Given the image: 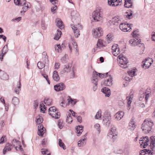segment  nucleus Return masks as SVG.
<instances>
[{
  "label": "nucleus",
  "mask_w": 155,
  "mask_h": 155,
  "mask_svg": "<svg viewBox=\"0 0 155 155\" xmlns=\"http://www.w3.org/2000/svg\"><path fill=\"white\" fill-rule=\"evenodd\" d=\"M104 74L97 73L96 71H94L93 73L92 78V82L94 84L93 90L94 91H96L97 90V82L98 81V77L101 78L104 77Z\"/></svg>",
  "instance_id": "1"
},
{
  "label": "nucleus",
  "mask_w": 155,
  "mask_h": 155,
  "mask_svg": "<svg viewBox=\"0 0 155 155\" xmlns=\"http://www.w3.org/2000/svg\"><path fill=\"white\" fill-rule=\"evenodd\" d=\"M154 124L152 121L148 119H145L142 124L141 128L143 131H145L144 132L147 134L149 133L152 129V127Z\"/></svg>",
  "instance_id": "2"
},
{
  "label": "nucleus",
  "mask_w": 155,
  "mask_h": 155,
  "mask_svg": "<svg viewBox=\"0 0 155 155\" xmlns=\"http://www.w3.org/2000/svg\"><path fill=\"white\" fill-rule=\"evenodd\" d=\"M71 28L74 31V36L76 38H78L80 35L79 30L82 29V26L79 23L76 25L71 24Z\"/></svg>",
  "instance_id": "3"
},
{
  "label": "nucleus",
  "mask_w": 155,
  "mask_h": 155,
  "mask_svg": "<svg viewBox=\"0 0 155 155\" xmlns=\"http://www.w3.org/2000/svg\"><path fill=\"white\" fill-rule=\"evenodd\" d=\"M108 73H106V77L104 81V84L105 86H110L113 83V78L111 75L108 74Z\"/></svg>",
  "instance_id": "4"
},
{
  "label": "nucleus",
  "mask_w": 155,
  "mask_h": 155,
  "mask_svg": "<svg viewBox=\"0 0 155 155\" xmlns=\"http://www.w3.org/2000/svg\"><path fill=\"white\" fill-rule=\"evenodd\" d=\"M132 25V24H130L129 25V24L127 22L124 23H120V28L122 31L125 32L130 31V30L131 29L130 26Z\"/></svg>",
  "instance_id": "5"
},
{
  "label": "nucleus",
  "mask_w": 155,
  "mask_h": 155,
  "mask_svg": "<svg viewBox=\"0 0 155 155\" xmlns=\"http://www.w3.org/2000/svg\"><path fill=\"white\" fill-rule=\"evenodd\" d=\"M103 34L102 29L100 27L97 28L92 30V35L94 38H98L102 36Z\"/></svg>",
  "instance_id": "6"
},
{
  "label": "nucleus",
  "mask_w": 155,
  "mask_h": 155,
  "mask_svg": "<svg viewBox=\"0 0 155 155\" xmlns=\"http://www.w3.org/2000/svg\"><path fill=\"white\" fill-rule=\"evenodd\" d=\"M111 117L109 113L104 114L103 117V123L107 127H109L111 123Z\"/></svg>",
  "instance_id": "7"
},
{
  "label": "nucleus",
  "mask_w": 155,
  "mask_h": 155,
  "mask_svg": "<svg viewBox=\"0 0 155 155\" xmlns=\"http://www.w3.org/2000/svg\"><path fill=\"white\" fill-rule=\"evenodd\" d=\"M153 62V59L152 58H146L145 59L142 61L143 67L145 69L148 68L151 65Z\"/></svg>",
  "instance_id": "8"
},
{
  "label": "nucleus",
  "mask_w": 155,
  "mask_h": 155,
  "mask_svg": "<svg viewBox=\"0 0 155 155\" xmlns=\"http://www.w3.org/2000/svg\"><path fill=\"white\" fill-rule=\"evenodd\" d=\"M34 5L35 8L37 12H42L45 8V7L41 5L39 2L35 1Z\"/></svg>",
  "instance_id": "9"
},
{
  "label": "nucleus",
  "mask_w": 155,
  "mask_h": 155,
  "mask_svg": "<svg viewBox=\"0 0 155 155\" xmlns=\"http://www.w3.org/2000/svg\"><path fill=\"white\" fill-rule=\"evenodd\" d=\"M92 15L94 19L96 21H99L102 19L101 15L97 10L94 11Z\"/></svg>",
  "instance_id": "10"
},
{
  "label": "nucleus",
  "mask_w": 155,
  "mask_h": 155,
  "mask_svg": "<svg viewBox=\"0 0 155 155\" xmlns=\"http://www.w3.org/2000/svg\"><path fill=\"white\" fill-rule=\"evenodd\" d=\"M66 87L64 84L62 83L58 84L54 86V90L57 91L64 90Z\"/></svg>",
  "instance_id": "11"
},
{
  "label": "nucleus",
  "mask_w": 155,
  "mask_h": 155,
  "mask_svg": "<svg viewBox=\"0 0 155 155\" xmlns=\"http://www.w3.org/2000/svg\"><path fill=\"white\" fill-rule=\"evenodd\" d=\"M121 21L120 18L118 17H114L112 18L111 20L108 21V23L110 25H118L120 23Z\"/></svg>",
  "instance_id": "12"
},
{
  "label": "nucleus",
  "mask_w": 155,
  "mask_h": 155,
  "mask_svg": "<svg viewBox=\"0 0 155 155\" xmlns=\"http://www.w3.org/2000/svg\"><path fill=\"white\" fill-rule=\"evenodd\" d=\"M71 65V64H68L65 65L63 70L60 71V74H63L64 73H68L70 71Z\"/></svg>",
  "instance_id": "13"
},
{
  "label": "nucleus",
  "mask_w": 155,
  "mask_h": 155,
  "mask_svg": "<svg viewBox=\"0 0 155 155\" xmlns=\"http://www.w3.org/2000/svg\"><path fill=\"white\" fill-rule=\"evenodd\" d=\"M101 91L105 95V96L109 97L111 94L110 89L107 87H104L101 89Z\"/></svg>",
  "instance_id": "14"
},
{
  "label": "nucleus",
  "mask_w": 155,
  "mask_h": 155,
  "mask_svg": "<svg viewBox=\"0 0 155 155\" xmlns=\"http://www.w3.org/2000/svg\"><path fill=\"white\" fill-rule=\"evenodd\" d=\"M56 25L60 29H62L64 28V25L62 21L59 18H57L55 19Z\"/></svg>",
  "instance_id": "15"
},
{
  "label": "nucleus",
  "mask_w": 155,
  "mask_h": 155,
  "mask_svg": "<svg viewBox=\"0 0 155 155\" xmlns=\"http://www.w3.org/2000/svg\"><path fill=\"white\" fill-rule=\"evenodd\" d=\"M71 16L72 17V20L73 21L75 20H78L79 19V13L75 11H73L71 12Z\"/></svg>",
  "instance_id": "16"
},
{
  "label": "nucleus",
  "mask_w": 155,
  "mask_h": 155,
  "mask_svg": "<svg viewBox=\"0 0 155 155\" xmlns=\"http://www.w3.org/2000/svg\"><path fill=\"white\" fill-rule=\"evenodd\" d=\"M8 75L4 71L0 70V78L3 80H6L8 79Z\"/></svg>",
  "instance_id": "17"
},
{
  "label": "nucleus",
  "mask_w": 155,
  "mask_h": 155,
  "mask_svg": "<svg viewBox=\"0 0 155 155\" xmlns=\"http://www.w3.org/2000/svg\"><path fill=\"white\" fill-rule=\"evenodd\" d=\"M124 113L122 111H120L116 113L114 115V117L118 120H120L123 117Z\"/></svg>",
  "instance_id": "18"
},
{
  "label": "nucleus",
  "mask_w": 155,
  "mask_h": 155,
  "mask_svg": "<svg viewBox=\"0 0 155 155\" xmlns=\"http://www.w3.org/2000/svg\"><path fill=\"white\" fill-rule=\"evenodd\" d=\"M12 148V144L7 143L3 150V154H5L7 151H10Z\"/></svg>",
  "instance_id": "19"
},
{
  "label": "nucleus",
  "mask_w": 155,
  "mask_h": 155,
  "mask_svg": "<svg viewBox=\"0 0 155 155\" xmlns=\"http://www.w3.org/2000/svg\"><path fill=\"white\" fill-rule=\"evenodd\" d=\"M86 139V137L85 135L83 136L81 139L78 142V147L83 146L85 145L86 143L85 140Z\"/></svg>",
  "instance_id": "20"
},
{
  "label": "nucleus",
  "mask_w": 155,
  "mask_h": 155,
  "mask_svg": "<svg viewBox=\"0 0 155 155\" xmlns=\"http://www.w3.org/2000/svg\"><path fill=\"white\" fill-rule=\"evenodd\" d=\"M128 129L131 131H133L135 128V125L134 122L133 120H131L129 122V125L127 127Z\"/></svg>",
  "instance_id": "21"
},
{
  "label": "nucleus",
  "mask_w": 155,
  "mask_h": 155,
  "mask_svg": "<svg viewBox=\"0 0 155 155\" xmlns=\"http://www.w3.org/2000/svg\"><path fill=\"white\" fill-rule=\"evenodd\" d=\"M14 2L15 4L18 5L22 6L26 5V0H14Z\"/></svg>",
  "instance_id": "22"
},
{
  "label": "nucleus",
  "mask_w": 155,
  "mask_h": 155,
  "mask_svg": "<svg viewBox=\"0 0 155 155\" xmlns=\"http://www.w3.org/2000/svg\"><path fill=\"white\" fill-rule=\"evenodd\" d=\"M119 64L120 66L123 68H127L129 65L128 62L127 61L122 60H120Z\"/></svg>",
  "instance_id": "23"
},
{
  "label": "nucleus",
  "mask_w": 155,
  "mask_h": 155,
  "mask_svg": "<svg viewBox=\"0 0 155 155\" xmlns=\"http://www.w3.org/2000/svg\"><path fill=\"white\" fill-rule=\"evenodd\" d=\"M83 127L81 125H78L75 128L76 130V132L77 133L78 136H79L83 131Z\"/></svg>",
  "instance_id": "24"
},
{
  "label": "nucleus",
  "mask_w": 155,
  "mask_h": 155,
  "mask_svg": "<svg viewBox=\"0 0 155 155\" xmlns=\"http://www.w3.org/2000/svg\"><path fill=\"white\" fill-rule=\"evenodd\" d=\"M43 59L44 60V63L45 65L48 64L49 63V60L48 58V57L47 55V53L45 52H44L42 53Z\"/></svg>",
  "instance_id": "25"
},
{
  "label": "nucleus",
  "mask_w": 155,
  "mask_h": 155,
  "mask_svg": "<svg viewBox=\"0 0 155 155\" xmlns=\"http://www.w3.org/2000/svg\"><path fill=\"white\" fill-rule=\"evenodd\" d=\"M117 0H108V3L109 5L115 7L119 5V3H117Z\"/></svg>",
  "instance_id": "26"
},
{
  "label": "nucleus",
  "mask_w": 155,
  "mask_h": 155,
  "mask_svg": "<svg viewBox=\"0 0 155 155\" xmlns=\"http://www.w3.org/2000/svg\"><path fill=\"white\" fill-rule=\"evenodd\" d=\"M117 137V134H108L107 138L112 140L113 142H114Z\"/></svg>",
  "instance_id": "27"
},
{
  "label": "nucleus",
  "mask_w": 155,
  "mask_h": 155,
  "mask_svg": "<svg viewBox=\"0 0 155 155\" xmlns=\"http://www.w3.org/2000/svg\"><path fill=\"white\" fill-rule=\"evenodd\" d=\"M17 86L15 88L14 90L15 92V93L17 94H19V92L21 90V80H20L18 83V84L17 85Z\"/></svg>",
  "instance_id": "28"
},
{
  "label": "nucleus",
  "mask_w": 155,
  "mask_h": 155,
  "mask_svg": "<svg viewBox=\"0 0 155 155\" xmlns=\"http://www.w3.org/2000/svg\"><path fill=\"white\" fill-rule=\"evenodd\" d=\"M53 78L54 80L56 81H58L60 79V77L56 71H54L53 72Z\"/></svg>",
  "instance_id": "29"
},
{
  "label": "nucleus",
  "mask_w": 155,
  "mask_h": 155,
  "mask_svg": "<svg viewBox=\"0 0 155 155\" xmlns=\"http://www.w3.org/2000/svg\"><path fill=\"white\" fill-rule=\"evenodd\" d=\"M44 103L46 105L50 106L51 105L52 100L49 98H45L44 100Z\"/></svg>",
  "instance_id": "30"
},
{
  "label": "nucleus",
  "mask_w": 155,
  "mask_h": 155,
  "mask_svg": "<svg viewBox=\"0 0 155 155\" xmlns=\"http://www.w3.org/2000/svg\"><path fill=\"white\" fill-rule=\"evenodd\" d=\"M132 6V3L131 2V0H125V4L124 6L126 8H130Z\"/></svg>",
  "instance_id": "31"
},
{
  "label": "nucleus",
  "mask_w": 155,
  "mask_h": 155,
  "mask_svg": "<svg viewBox=\"0 0 155 155\" xmlns=\"http://www.w3.org/2000/svg\"><path fill=\"white\" fill-rule=\"evenodd\" d=\"M150 94V93H147L146 92H143V94L141 96H140L139 98V100L140 101H141L142 100V97L143 98L145 96V101L147 102V101L148 98L149 97V96Z\"/></svg>",
  "instance_id": "32"
},
{
  "label": "nucleus",
  "mask_w": 155,
  "mask_h": 155,
  "mask_svg": "<svg viewBox=\"0 0 155 155\" xmlns=\"http://www.w3.org/2000/svg\"><path fill=\"white\" fill-rule=\"evenodd\" d=\"M150 94V93H147L146 92H143V94L141 96H140L139 98V100L140 101H141L142 100V97L143 98L145 96V101L147 102V101L148 98L149 97V96Z\"/></svg>",
  "instance_id": "33"
},
{
  "label": "nucleus",
  "mask_w": 155,
  "mask_h": 155,
  "mask_svg": "<svg viewBox=\"0 0 155 155\" xmlns=\"http://www.w3.org/2000/svg\"><path fill=\"white\" fill-rule=\"evenodd\" d=\"M19 99L15 97H13L12 100V104L15 106L18 105L19 103Z\"/></svg>",
  "instance_id": "34"
},
{
  "label": "nucleus",
  "mask_w": 155,
  "mask_h": 155,
  "mask_svg": "<svg viewBox=\"0 0 155 155\" xmlns=\"http://www.w3.org/2000/svg\"><path fill=\"white\" fill-rule=\"evenodd\" d=\"M56 111V108L54 107H50L48 109L49 114L50 115H52L53 113H54Z\"/></svg>",
  "instance_id": "35"
},
{
  "label": "nucleus",
  "mask_w": 155,
  "mask_h": 155,
  "mask_svg": "<svg viewBox=\"0 0 155 155\" xmlns=\"http://www.w3.org/2000/svg\"><path fill=\"white\" fill-rule=\"evenodd\" d=\"M68 97L69 98V99H68V103L66 105H69L70 103H71L73 105H75L77 102L76 101L77 100L76 99H72L70 96H68Z\"/></svg>",
  "instance_id": "36"
},
{
  "label": "nucleus",
  "mask_w": 155,
  "mask_h": 155,
  "mask_svg": "<svg viewBox=\"0 0 155 155\" xmlns=\"http://www.w3.org/2000/svg\"><path fill=\"white\" fill-rule=\"evenodd\" d=\"M8 45L6 44L3 47L2 51L3 56H4V55L7 53L8 51Z\"/></svg>",
  "instance_id": "37"
},
{
  "label": "nucleus",
  "mask_w": 155,
  "mask_h": 155,
  "mask_svg": "<svg viewBox=\"0 0 155 155\" xmlns=\"http://www.w3.org/2000/svg\"><path fill=\"white\" fill-rule=\"evenodd\" d=\"M150 146L151 147L153 146V148H155V137L151 136L150 137Z\"/></svg>",
  "instance_id": "38"
},
{
  "label": "nucleus",
  "mask_w": 155,
  "mask_h": 155,
  "mask_svg": "<svg viewBox=\"0 0 155 155\" xmlns=\"http://www.w3.org/2000/svg\"><path fill=\"white\" fill-rule=\"evenodd\" d=\"M117 134L116 127L114 125L111 126L110 131L108 134Z\"/></svg>",
  "instance_id": "39"
},
{
  "label": "nucleus",
  "mask_w": 155,
  "mask_h": 155,
  "mask_svg": "<svg viewBox=\"0 0 155 155\" xmlns=\"http://www.w3.org/2000/svg\"><path fill=\"white\" fill-rule=\"evenodd\" d=\"M57 34L54 38V39L56 40H58L59 39L62 34L61 31L59 30H57Z\"/></svg>",
  "instance_id": "40"
},
{
  "label": "nucleus",
  "mask_w": 155,
  "mask_h": 155,
  "mask_svg": "<svg viewBox=\"0 0 155 155\" xmlns=\"http://www.w3.org/2000/svg\"><path fill=\"white\" fill-rule=\"evenodd\" d=\"M41 152L43 155H51V153L49 152L48 149L42 148L41 149Z\"/></svg>",
  "instance_id": "41"
},
{
  "label": "nucleus",
  "mask_w": 155,
  "mask_h": 155,
  "mask_svg": "<svg viewBox=\"0 0 155 155\" xmlns=\"http://www.w3.org/2000/svg\"><path fill=\"white\" fill-rule=\"evenodd\" d=\"M113 36L111 34H108L106 37V40L108 43H110V41L112 40Z\"/></svg>",
  "instance_id": "42"
},
{
  "label": "nucleus",
  "mask_w": 155,
  "mask_h": 155,
  "mask_svg": "<svg viewBox=\"0 0 155 155\" xmlns=\"http://www.w3.org/2000/svg\"><path fill=\"white\" fill-rule=\"evenodd\" d=\"M104 45H103L102 40L101 39H99L97 43V48H101L103 47Z\"/></svg>",
  "instance_id": "43"
},
{
  "label": "nucleus",
  "mask_w": 155,
  "mask_h": 155,
  "mask_svg": "<svg viewBox=\"0 0 155 155\" xmlns=\"http://www.w3.org/2000/svg\"><path fill=\"white\" fill-rule=\"evenodd\" d=\"M58 145L60 147L63 148L64 150L66 149V146L61 139H59L58 140Z\"/></svg>",
  "instance_id": "44"
},
{
  "label": "nucleus",
  "mask_w": 155,
  "mask_h": 155,
  "mask_svg": "<svg viewBox=\"0 0 155 155\" xmlns=\"http://www.w3.org/2000/svg\"><path fill=\"white\" fill-rule=\"evenodd\" d=\"M138 39L136 38L134 39H131L129 41V43L132 46H135L136 45V43L137 42V40L138 41Z\"/></svg>",
  "instance_id": "45"
},
{
  "label": "nucleus",
  "mask_w": 155,
  "mask_h": 155,
  "mask_svg": "<svg viewBox=\"0 0 155 155\" xmlns=\"http://www.w3.org/2000/svg\"><path fill=\"white\" fill-rule=\"evenodd\" d=\"M52 117L55 119H58L60 117V113L58 111H56L54 113H53L52 115H51Z\"/></svg>",
  "instance_id": "46"
},
{
  "label": "nucleus",
  "mask_w": 155,
  "mask_h": 155,
  "mask_svg": "<svg viewBox=\"0 0 155 155\" xmlns=\"http://www.w3.org/2000/svg\"><path fill=\"white\" fill-rule=\"evenodd\" d=\"M130 96L129 98L128 99H127V104L128 105V107H129L130 106V104L131 103V100L132 99V98L133 97V93H132L131 92L130 93Z\"/></svg>",
  "instance_id": "47"
},
{
  "label": "nucleus",
  "mask_w": 155,
  "mask_h": 155,
  "mask_svg": "<svg viewBox=\"0 0 155 155\" xmlns=\"http://www.w3.org/2000/svg\"><path fill=\"white\" fill-rule=\"evenodd\" d=\"M118 46V45H113L112 46V53L114 56H116L117 55V54H116V50L117 48V46Z\"/></svg>",
  "instance_id": "48"
},
{
  "label": "nucleus",
  "mask_w": 155,
  "mask_h": 155,
  "mask_svg": "<svg viewBox=\"0 0 155 155\" xmlns=\"http://www.w3.org/2000/svg\"><path fill=\"white\" fill-rule=\"evenodd\" d=\"M41 111L43 113H45V111L46 110V107L43 104H40V105Z\"/></svg>",
  "instance_id": "49"
},
{
  "label": "nucleus",
  "mask_w": 155,
  "mask_h": 155,
  "mask_svg": "<svg viewBox=\"0 0 155 155\" xmlns=\"http://www.w3.org/2000/svg\"><path fill=\"white\" fill-rule=\"evenodd\" d=\"M45 65V64L41 61L38 62L37 64V66L40 69H41L44 68Z\"/></svg>",
  "instance_id": "50"
},
{
  "label": "nucleus",
  "mask_w": 155,
  "mask_h": 155,
  "mask_svg": "<svg viewBox=\"0 0 155 155\" xmlns=\"http://www.w3.org/2000/svg\"><path fill=\"white\" fill-rule=\"evenodd\" d=\"M141 40L140 39H139V40H138L137 41V42L136 43V45H138L139 47H141L142 48L144 49V45L143 43H140L141 42Z\"/></svg>",
  "instance_id": "51"
},
{
  "label": "nucleus",
  "mask_w": 155,
  "mask_h": 155,
  "mask_svg": "<svg viewBox=\"0 0 155 155\" xmlns=\"http://www.w3.org/2000/svg\"><path fill=\"white\" fill-rule=\"evenodd\" d=\"M16 143L17 144H19L20 143L19 141H18V140H17L16 139H14L13 140V141L12 142V144L13 145L14 147H15L16 151H17L18 149L17 148V147L14 144V143Z\"/></svg>",
  "instance_id": "52"
},
{
  "label": "nucleus",
  "mask_w": 155,
  "mask_h": 155,
  "mask_svg": "<svg viewBox=\"0 0 155 155\" xmlns=\"http://www.w3.org/2000/svg\"><path fill=\"white\" fill-rule=\"evenodd\" d=\"M126 13L127 14L126 16L127 17V18L129 19H131L132 18L133 12L132 11L130 10L129 11H128V12H127Z\"/></svg>",
  "instance_id": "53"
},
{
  "label": "nucleus",
  "mask_w": 155,
  "mask_h": 155,
  "mask_svg": "<svg viewBox=\"0 0 155 155\" xmlns=\"http://www.w3.org/2000/svg\"><path fill=\"white\" fill-rule=\"evenodd\" d=\"M128 73L130 76H131V77H132L135 75V71L134 70H132L128 71Z\"/></svg>",
  "instance_id": "54"
},
{
  "label": "nucleus",
  "mask_w": 155,
  "mask_h": 155,
  "mask_svg": "<svg viewBox=\"0 0 155 155\" xmlns=\"http://www.w3.org/2000/svg\"><path fill=\"white\" fill-rule=\"evenodd\" d=\"M36 122L37 124H40L43 122V119L42 117H40L38 118H36Z\"/></svg>",
  "instance_id": "55"
},
{
  "label": "nucleus",
  "mask_w": 155,
  "mask_h": 155,
  "mask_svg": "<svg viewBox=\"0 0 155 155\" xmlns=\"http://www.w3.org/2000/svg\"><path fill=\"white\" fill-rule=\"evenodd\" d=\"M62 62L63 64H65L67 62L68 59L66 55L63 57L61 59Z\"/></svg>",
  "instance_id": "56"
},
{
  "label": "nucleus",
  "mask_w": 155,
  "mask_h": 155,
  "mask_svg": "<svg viewBox=\"0 0 155 155\" xmlns=\"http://www.w3.org/2000/svg\"><path fill=\"white\" fill-rule=\"evenodd\" d=\"M101 117V110H100L97 112L95 116V118L96 119H98L99 118Z\"/></svg>",
  "instance_id": "57"
},
{
  "label": "nucleus",
  "mask_w": 155,
  "mask_h": 155,
  "mask_svg": "<svg viewBox=\"0 0 155 155\" xmlns=\"http://www.w3.org/2000/svg\"><path fill=\"white\" fill-rule=\"evenodd\" d=\"M5 137V136L3 135L0 139V144L3 143H4L5 139H6Z\"/></svg>",
  "instance_id": "58"
},
{
  "label": "nucleus",
  "mask_w": 155,
  "mask_h": 155,
  "mask_svg": "<svg viewBox=\"0 0 155 155\" xmlns=\"http://www.w3.org/2000/svg\"><path fill=\"white\" fill-rule=\"evenodd\" d=\"M144 150L145 151V153L147 154L148 153L150 155H152L153 154V152L151 151V150L147 149H144Z\"/></svg>",
  "instance_id": "59"
},
{
  "label": "nucleus",
  "mask_w": 155,
  "mask_h": 155,
  "mask_svg": "<svg viewBox=\"0 0 155 155\" xmlns=\"http://www.w3.org/2000/svg\"><path fill=\"white\" fill-rule=\"evenodd\" d=\"M118 57L119 58V59H120V60H122L124 61H127V59L126 57L124 56H121L120 55Z\"/></svg>",
  "instance_id": "60"
},
{
  "label": "nucleus",
  "mask_w": 155,
  "mask_h": 155,
  "mask_svg": "<svg viewBox=\"0 0 155 155\" xmlns=\"http://www.w3.org/2000/svg\"><path fill=\"white\" fill-rule=\"evenodd\" d=\"M44 129L38 130V134L40 136H43L44 133Z\"/></svg>",
  "instance_id": "61"
},
{
  "label": "nucleus",
  "mask_w": 155,
  "mask_h": 155,
  "mask_svg": "<svg viewBox=\"0 0 155 155\" xmlns=\"http://www.w3.org/2000/svg\"><path fill=\"white\" fill-rule=\"evenodd\" d=\"M42 75L43 77L46 79V81H47L48 83L49 84H50V81L48 79V75L46 74H42Z\"/></svg>",
  "instance_id": "62"
},
{
  "label": "nucleus",
  "mask_w": 155,
  "mask_h": 155,
  "mask_svg": "<svg viewBox=\"0 0 155 155\" xmlns=\"http://www.w3.org/2000/svg\"><path fill=\"white\" fill-rule=\"evenodd\" d=\"M34 107L35 108H36L38 105L39 100H37L34 101Z\"/></svg>",
  "instance_id": "63"
},
{
  "label": "nucleus",
  "mask_w": 155,
  "mask_h": 155,
  "mask_svg": "<svg viewBox=\"0 0 155 155\" xmlns=\"http://www.w3.org/2000/svg\"><path fill=\"white\" fill-rule=\"evenodd\" d=\"M140 141H143V139H144L145 141H149L148 137L147 136H145V137H143L140 138Z\"/></svg>",
  "instance_id": "64"
}]
</instances>
